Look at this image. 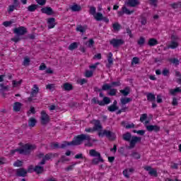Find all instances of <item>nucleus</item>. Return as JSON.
<instances>
[{"mask_svg":"<svg viewBox=\"0 0 181 181\" xmlns=\"http://www.w3.org/2000/svg\"><path fill=\"white\" fill-rule=\"evenodd\" d=\"M104 17V16H103V13H97L95 16H94V18L95 19V21H97L98 22H100V21H103V18Z\"/></svg>","mask_w":181,"mask_h":181,"instance_id":"f704fd0d","label":"nucleus"},{"mask_svg":"<svg viewBox=\"0 0 181 181\" xmlns=\"http://www.w3.org/2000/svg\"><path fill=\"white\" fill-rule=\"evenodd\" d=\"M63 88L65 91H71L74 87H73V85H71V83H65L63 85Z\"/></svg>","mask_w":181,"mask_h":181,"instance_id":"bb28decb","label":"nucleus"},{"mask_svg":"<svg viewBox=\"0 0 181 181\" xmlns=\"http://www.w3.org/2000/svg\"><path fill=\"white\" fill-rule=\"evenodd\" d=\"M48 122H50V117L46 113V111L42 110L41 112V124L42 125H47Z\"/></svg>","mask_w":181,"mask_h":181,"instance_id":"6e6552de","label":"nucleus"},{"mask_svg":"<svg viewBox=\"0 0 181 181\" xmlns=\"http://www.w3.org/2000/svg\"><path fill=\"white\" fill-rule=\"evenodd\" d=\"M48 29H53L56 26V19L54 18H49L47 20Z\"/></svg>","mask_w":181,"mask_h":181,"instance_id":"a211bd4d","label":"nucleus"},{"mask_svg":"<svg viewBox=\"0 0 181 181\" xmlns=\"http://www.w3.org/2000/svg\"><path fill=\"white\" fill-rule=\"evenodd\" d=\"M175 76H176V77H178L176 80L177 83H178V84H181V74H180V71H175Z\"/></svg>","mask_w":181,"mask_h":181,"instance_id":"09e8293b","label":"nucleus"},{"mask_svg":"<svg viewBox=\"0 0 181 181\" xmlns=\"http://www.w3.org/2000/svg\"><path fill=\"white\" fill-rule=\"evenodd\" d=\"M36 2L37 4H38V5H40L41 6L46 5V0H36Z\"/></svg>","mask_w":181,"mask_h":181,"instance_id":"680f3d73","label":"nucleus"},{"mask_svg":"<svg viewBox=\"0 0 181 181\" xmlns=\"http://www.w3.org/2000/svg\"><path fill=\"white\" fill-rule=\"evenodd\" d=\"M121 86V82L119 81H113L110 84L105 83L103 85V90H111L112 87H119Z\"/></svg>","mask_w":181,"mask_h":181,"instance_id":"1a4fd4ad","label":"nucleus"},{"mask_svg":"<svg viewBox=\"0 0 181 181\" xmlns=\"http://www.w3.org/2000/svg\"><path fill=\"white\" fill-rule=\"evenodd\" d=\"M33 170L37 173V175H40L45 172V167L42 166V165H35Z\"/></svg>","mask_w":181,"mask_h":181,"instance_id":"f3484780","label":"nucleus"},{"mask_svg":"<svg viewBox=\"0 0 181 181\" xmlns=\"http://www.w3.org/2000/svg\"><path fill=\"white\" fill-rule=\"evenodd\" d=\"M122 11H124V13H126V15H131L132 13H134V10L129 11V9H128L127 8V6H124L122 8Z\"/></svg>","mask_w":181,"mask_h":181,"instance_id":"c9c22d12","label":"nucleus"},{"mask_svg":"<svg viewBox=\"0 0 181 181\" xmlns=\"http://www.w3.org/2000/svg\"><path fill=\"white\" fill-rule=\"evenodd\" d=\"M66 142H69L67 141H63V144H62L60 146L59 145V143H52L51 144V148L52 149H65V148H67V146H71V145H66L64 147H63V145H64L66 144Z\"/></svg>","mask_w":181,"mask_h":181,"instance_id":"f8f14e48","label":"nucleus"},{"mask_svg":"<svg viewBox=\"0 0 181 181\" xmlns=\"http://www.w3.org/2000/svg\"><path fill=\"white\" fill-rule=\"evenodd\" d=\"M86 30H87V25H80L76 27V31L81 32V33H86Z\"/></svg>","mask_w":181,"mask_h":181,"instance_id":"c756f323","label":"nucleus"},{"mask_svg":"<svg viewBox=\"0 0 181 181\" xmlns=\"http://www.w3.org/2000/svg\"><path fill=\"white\" fill-rule=\"evenodd\" d=\"M147 100L150 103H155L156 100V97L155 96V94L152 93H149L147 94Z\"/></svg>","mask_w":181,"mask_h":181,"instance_id":"b1692460","label":"nucleus"},{"mask_svg":"<svg viewBox=\"0 0 181 181\" xmlns=\"http://www.w3.org/2000/svg\"><path fill=\"white\" fill-rule=\"evenodd\" d=\"M139 4V0H127L125 5L129 6L130 8H135L136 6H138Z\"/></svg>","mask_w":181,"mask_h":181,"instance_id":"4468645a","label":"nucleus"},{"mask_svg":"<svg viewBox=\"0 0 181 181\" xmlns=\"http://www.w3.org/2000/svg\"><path fill=\"white\" fill-rule=\"evenodd\" d=\"M84 141H88V142L85 144V146H93V144L91 143V137L90 135L82 134L75 136L73 141L70 142H65V144L62 145V148H64V146L66 145H71V146H78V145H81Z\"/></svg>","mask_w":181,"mask_h":181,"instance_id":"f257e3e1","label":"nucleus"},{"mask_svg":"<svg viewBox=\"0 0 181 181\" xmlns=\"http://www.w3.org/2000/svg\"><path fill=\"white\" fill-rule=\"evenodd\" d=\"M69 160H70V159L66 158V156H62L58 160V163H60V162H62V163H64V162H69Z\"/></svg>","mask_w":181,"mask_h":181,"instance_id":"c03bdc74","label":"nucleus"},{"mask_svg":"<svg viewBox=\"0 0 181 181\" xmlns=\"http://www.w3.org/2000/svg\"><path fill=\"white\" fill-rule=\"evenodd\" d=\"M22 161L20 160H17L14 163L13 166H16L17 168H21L22 166Z\"/></svg>","mask_w":181,"mask_h":181,"instance_id":"13d9d810","label":"nucleus"},{"mask_svg":"<svg viewBox=\"0 0 181 181\" xmlns=\"http://www.w3.org/2000/svg\"><path fill=\"white\" fill-rule=\"evenodd\" d=\"M148 175H150V176H154V177H158V171L153 168L148 172Z\"/></svg>","mask_w":181,"mask_h":181,"instance_id":"a18cd8bd","label":"nucleus"},{"mask_svg":"<svg viewBox=\"0 0 181 181\" xmlns=\"http://www.w3.org/2000/svg\"><path fill=\"white\" fill-rule=\"evenodd\" d=\"M89 155L93 156L94 158H99L101 156V153L95 151V149H91L89 151Z\"/></svg>","mask_w":181,"mask_h":181,"instance_id":"393cba45","label":"nucleus"},{"mask_svg":"<svg viewBox=\"0 0 181 181\" xmlns=\"http://www.w3.org/2000/svg\"><path fill=\"white\" fill-rule=\"evenodd\" d=\"M95 13H96V8L94 6H90V10H89V13L90 15H93V16H95Z\"/></svg>","mask_w":181,"mask_h":181,"instance_id":"603ef678","label":"nucleus"},{"mask_svg":"<svg viewBox=\"0 0 181 181\" xmlns=\"http://www.w3.org/2000/svg\"><path fill=\"white\" fill-rule=\"evenodd\" d=\"M170 63H173L175 66H179L180 61L177 58H171L169 59Z\"/></svg>","mask_w":181,"mask_h":181,"instance_id":"72a5a7b5","label":"nucleus"},{"mask_svg":"<svg viewBox=\"0 0 181 181\" xmlns=\"http://www.w3.org/2000/svg\"><path fill=\"white\" fill-rule=\"evenodd\" d=\"M180 91H181V89L180 88L177 87L175 89H170V93L171 94V95H176L177 93H180Z\"/></svg>","mask_w":181,"mask_h":181,"instance_id":"58836bf2","label":"nucleus"},{"mask_svg":"<svg viewBox=\"0 0 181 181\" xmlns=\"http://www.w3.org/2000/svg\"><path fill=\"white\" fill-rule=\"evenodd\" d=\"M36 124H37V120H36L35 117H30L28 119V127L30 128H33L36 127Z\"/></svg>","mask_w":181,"mask_h":181,"instance_id":"412c9836","label":"nucleus"},{"mask_svg":"<svg viewBox=\"0 0 181 181\" xmlns=\"http://www.w3.org/2000/svg\"><path fill=\"white\" fill-rule=\"evenodd\" d=\"M99 97H100L101 98H103V100H98V98L95 97L92 99V103H93V104H98V105H100V107H104V105H108V104L111 103V99L107 96L104 97V93H103V92L100 93Z\"/></svg>","mask_w":181,"mask_h":181,"instance_id":"20e7f679","label":"nucleus"},{"mask_svg":"<svg viewBox=\"0 0 181 181\" xmlns=\"http://www.w3.org/2000/svg\"><path fill=\"white\" fill-rule=\"evenodd\" d=\"M22 103H21L20 102L14 103V105L13 106V111H15L16 112H19V111H21V109L22 108Z\"/></svg>","mask_w":181,"mask_h":181,"instance_id":"aec40b11","label":"nucleus"},{"mask_svg":"<svg viewBox=\"0 0 181 181\" xmlns=\"http://www.w3.org/2000/svg\"><path fill=\"white\" fill-rule=\"evenodd\" d=\"M130 156L134 159H141V155L138 152H132Z\"/></svg>","mask_w":181,"mask_h":181,"instance_id":"de8ad7c7","label":"nucleus"},{"mask_svg":"<svg viewBox=\"0 0 181 181\" xmlns=\"http://www.w3.org/2000/svg\"><path fill=\"white\" fill-rule=\"evenodd\" d=\"M39 8V5L37 4H32L28 7V12H35L36 9Z\"/></svg>","mask_w":181,"mask_h":181,"instance_id":"473e14b6","label":"nucleus"},{"mask_svg":"<svg viewBox=\"0 0 181 181\" xmlns=\"http://www.w3.org/2000/svg\"><path fill=\"white\" fill-rule=\"evenodd\" d=\"M30 63V58L26 57L24 58V60L23 62V66H29Z\"/></svg>","mask_w":181,"mask_h":181,"instance_id":"49530a36","label":"nucleus"},{"mask_svg":"<svg viewBox=\"0 0 181 181\" xmlns=\"http://www.w3.org/2000/svg\"><path fill=\"white\" fill-rule=\"evenodd\" d=\"M146 118H148V115L147 114L141 115V116L140 117L141 122H144V121H145V119H146Z\"/></svg>","mask_w":181,"mask_h":181,"instance_id":"338daca9","label":"nucleus"},{"mask_svg":"<svg viewBox=\"0 0 181 181\" xmlns=\"http://www.w3.org/2000/svg\"><path fill=\"white\" fill-rule=\"evenodd\" d=\"M16 176L18 177H26L28 175V170L23 168H21L16 170Z\"/></svg>","mask_w":181,"mask_h":181,"instance_id":"9b49d317","label":"nucleus"},{"mask_svg":"<svg viewBox=\"0 0 181 181\" xmlns=\"http://www.w3.org/2000/svg\"><path fill=\"white\" fill-rule=\"evenodd\" d=\"M13 33L16 35V37L11 38V40L15 43H18V42H21V40H22L21 36H23V35H26V33H28V29L23 26L16 28L13 29Z\"/></svg>","mask_w":181,"mask_h":181,"instance_id":"7ed1b4c3","label":"nucleus"},{"mask_svg":"<svg viewBox=\"0 0 181 181\" xmlns=\"http://www.w3.org/2000/svg\"><path fill=\"white\" fill-rule=\"evenodd\" d=\"M131 101H132V98H122L120 99L122 105H125V104H128V103H131Z\"/></svg>","mask_w":181,"mask_h":181,"instance_id":"7c9ffc66","label":"nucleus"},{"mask_svg":"<svg viewBox=\"0 0 181 181\" xmlns=\"http://www.w3.org/2000/svg\"><path fill=\"white\" fill-rule=\"evenodd\" d=\"M107 62H108V64H106V67L107 69H111V66L114 64V61L112 59V52H110L108 54Z\"/></svg>","mask_w":181,"mask_h":181,"instance_id":"6ab92c4d","label":"nucleus"},{"mask_svg":"<svg viewBox=\"0 0 181 181\" xmlns=\"http://www.w3.org/2000/svg\"><path fill=\"white\" fill-rule=\"evenodd\" d=\"M120 93L124 96L127 97L131 93V88L129 86L125 87L123 90H120Z\"/></svg>","mask_w":181,"mask_h":181,"instance_id":"cd10ccee","label":"nucleus"},{"mask_svg":"<svg viewBox=\"0 0 181 181\" xmlns=\"http://www.w3.org/2000/svg\"><path fill=\"white\" fill-rule=\"evenodd\" d=\"M98 135L103 138V136H106V138H108L110 141H115V139L117 138V136L115 135V133L110 131V130H103V132H100L98 133Z\"/></svg>","mask_w":181,"mask_h":181,"instance_id":"39448f33","label":"nucleus"},{"mask_svg":"<svg viewBox=\"0 0 181 181\" xmlns=\"http://www.w3.org/2000/svg\"><path fill=\"white\" fill-rule=\"evenodd\" d=\"M101 162L102 163H104V159H103V157H98L95 158L92 160L93 165H98Z\"/></svg>","mask_w":181,"mask_h":181,"instance_id":"a878e982","label":"nucleus"},{"mask_svg":"<svg viewBox=\"0 0 181 181\" xmlns=\"http://www.w3.org/2000/svg\"><path fill=\"white\" fill-rule=\"evenodd\" d=\"M47 90H49L50 91H54L55 86L53 83H49L46 86Z\"/></svg>","mask_w":181,"mask_h":181,"instance_id":"3c124183","label":"nucleus"},{"mask_svg":"<svg viewBox=\"0 0 181 181\" xmlns=\"http://www.w3.org/2000/svg\"><path fill=\"white\" fill-rule=\"evenodd\" d=\"M22 80H20L18 81H13V87H16V86H21L22 84Z\"/></svg>","mask_w":181,"mask_h":181,"instance_id":"69168bd1","label":"nucleus"},{"mask_svg":"<svg viewBox=\"0 0 181 181\" xmlns=\"http://www.w3.org/2000/svg\"><path fill=\"white\" fill-rule=\"evenodd\" d=\"M147 131H148V132H159V131H160V127L158 126V125H148L146 127Z\"/></svg>","mask_w":181,"mask_h":181,"instance_id":"ddd939ff","label":"nucleus"},{"mask_svg":"<svg viewBox=\"0 0 181 181\" xmlns=\"http://www.w3.org/2000/svg\"><path fill=\"white\" fill-rule=\"evenodd\" d=\"M170 6L173 8V9H177L178 8H181V1L173 3L170 4Z\"/></svg>","mask_w":181,"mask_h":181,"instance_id":"79ce46f5","label":"nucleus"},{"mask_svg":"<svg viewBox=\"0 0 181 181\" xmlns=\"http://www.w3.org/2000/svg\"><path fill=\"white\" fill-rule=\"evenodd\" d=\"M112 28L114 30H119V29H121V25L118 23H115L112 25Z\"/></svg>","mask_w":181,"mask_h":181,"instance_id":"5fc2aeb1","label":"nucleus"},{"mask_svg":"<svg viewBox=\"0 0 181 181\" xmlns=\"http://www.w3.org/2000/svg\"><path fill=\"white\" fill-rule=\"evenodd\" d=\"M158 43H159L158 42V40L155 39V38H150L148 40V46H156V45H158Z\"/></svg>","mask_w":181,"mask_h":181,"instance_id":"2f4dec72","label":"nucleus"},{"mask_svg":"<svg viewBox=\"0 0 181 181\" xmlns=\"http://www.w3.org/2000/svg\"><path fill=\"white\" fill-rule=\"evenodd\" d=\"M137 44L139 46H142L143 45H145V37H140L139 40L137 41Z\"/></svg>","mask_w":181,"mask_h":181,"instance_id":"8fccbe9b","label":"nucleus"},{"mask_svg":"<svg viewBox=\"0 0 181 181\" xmlns=\"http://www.w3.org/2000/svg\"><path fill=\"white\" fill-rule=\"evenodd\" d=\"M132 64H139V58L134 57L132 60Z\"/></svg>","mask_w":181,"mask_h":181,"instance_id":"bf43d9fd","label":"nucleus"},{"mask_svg":"<svg viewBox=\"0 0 181 181\" xmlns=\"http://www.w3.org/2000/svg\"><path fill=\"white\" fill-rule=\"evenodd\" d=\"M70 9H71L72 12H80L81 11V6L74 4L70 7Z\"/></svg>","mask_w":181,"mask_h":181,"instance_id":"c85d7f7f","label":"nucleus"},{"mask_svg":"<svg viewBox=\"0 0 181 181\" xmlns=\"http://www.w3.org/2000/svg\"><path fill=\"white\" fill-rule=\"evenodd\" d=\"M23 148H16L14 150H11L10 154L15 155L16 152H18L20 155H29L31 151L33 149H36V146H33L32 144H26L22 146Z\"/></svg>","mask_w":181,"mask_h":181,"instance_id":"f03ea898","label":"nucleus"},{"mask_svg":"<svg viewBox=\"0 0 181 181\" xmlns=\"http://www.w3.org/2000/svg\"><path fill=\"white\" fill-rule=\"evenodd\" d=\"M142 141V138L136 136H132V139L130 140L129 146H128V149H133L135 148V146L138 142H141Z\"/></svg>","mask_w":181,"mask_h":181,"instance_id":"423d86ee","label":"nucleus"},{"mask_svg":"<svg viewBox=\"0 0 181 181\" xmlns=\"http://www.w3.org/2000/svg\"><path fill=\"white\" fill-rule=\"evenodd\" d=\"M42 13H45L46 15L52 16L54 14V11L51 7H43L41 8Z\"/></svg>","mask_w":181,"mask_h":181,"instance_id":"2eb2a0df","label":"nucleus"},{"mask_svg":"<svg viewBox=\"0 0 181 181\" xmlns=\"http://www.w3.org/2000/svg\"><path fill=\"white\" fill-rule=\"evenodd\" d=\"M122 125L123 127H125L126 129H131V128H135V124H134V123L125 126V122H122Z\"/></svg>","mask_w":181,"mask_h":181,"instance_id":"37998d69","label":"nucleus"},{"mask_svg":"<svg viewBox=\"0 0 181 181\" xmlns=\"http://www.w3.org/2000/svg\"><path fill=\"white\" fill-rule=\"evenodd\" d=\"M16 6L11 5L8 6V12L11 13V12H13L14 9H16Z\"/></svg>","mask_w":181,"mask_h":181,"instance_id":"e2e57ef3","label":"nucleus"},{"mask_svg":"<svg viewBox=\"0 0 181 181\" xmlns=\"http://www.w3.org/2000/svg\"><path fill=\"white\" fill-rule=\"evenodd\" d=\"M77 47H78V43L73 42V43L70 44L68 49H69V50H75V49H77Z\"/></svg>","mask_w":181,"mask_h":181,"instance_id":"e433bc0d","label":"nucleus"},{"mask_svg":"<svg viewBox=\"0 0 181 181\" xmlns=\"http://www.w3.org/2000/svg\"><path fill=\"white\" fill-rule=\"evenodd\" d=\"M94 40L90 39L88 42H86V45H88V47H93L94 46Z\"/></svg>","mask_w":181,"mask_h":181,"instance_id":"864d4df0","label":"nucleus"},{"mask_svg":"<svg viewBox=\"0 0 181 181\" xmlns=\"http://www.w3.org/2000/svg\"><path fill=\"white\" fill-rule=\"evenodd\" d=\"M132 139V134L129 132H126L122 135V139L126 141L127 142H130L131 139Z\"/></svg>","mask_w":181,"mask_h":181,"instance_id":"5701e85b","label":"nucleus"},{"mask_svg":"<svg viewBox=\"0 0 181 181\" xmlns=\"http://www.w3.org/2000/svg\"><path fill=\"white\" fill-rule=\"evenodd\" d=\"M95 122L93 128H88L85 129L86 132H94L98 129H103V126L100 124V120H94Z\"/></svg>","mask_w":181,"mask_h":181,"instance_id":"9d476101","label":"nucleus"},{"mask_svg":"<svg viewBox=\"0 0 181 181\" xmlns=\"http://www.w3.org/2000/svg\"><path fill=\"white\" fill-rule=\"evenodd\" d=\"M6 163V158L4 157H0V166L1 165H5Z\"/></svg>","mask_w":181,"mask_h":181,"instance_id":"774afa93","label":"nucleus"},{"mask_svg":"<svg viewBox=\"0 0 181 181\" xmlns=\"http://www.w3.org/2000/svg\"><path fill=\"white\" fill-rule=\"evenodd\" d=\"M125 43V41L122 39H115L113 38L110 41V45H111L114 48L119 47Z\"/></svg>","mask_w":181,"mask_h":181,"instance_id":"0eeeda50","label":"nucleus"},{"mask_svg":"<svg viewBox=\"0 0 181 181\" xmlns=\"http://www.w3.org/2000/svg\"><path fill=\"white\" fill-rule=\"evenodd\" d=\"M53 158V153H49L44 156V158L38 163V165H46V160H50Z\"/></svg>","mask_w":181,"mask_h":181,"instance_id":"dca6fc26","label":"nucleus"},{"mask_svg":"<svg viewBox=\"0 0 181 181\" xmlns=\"http://www.w3.org/2000/svg\"><path fill=\"white\" fill-rule=\"evenodd\" d=\"M12 23H13V21H4L3 23L4 26H5L6 28H8V26H10Z\"/></svg>","mask_w":181,"mask_h":181,"instance_id":"0e129e2a","label":"nucleus"},{"mask_svg":"<svg viewBox=\"0 0 181 181\" xmlns=\"http://www.w3.org/2000/svg\"><path fill=\"white\" fill-rule=\"evenodd\" d=\"M108 90H110V91L107 92V95H110L111 97H114V95H117V89L110 88V89H108Z\"/></svg>","mask_w":181,"mask_h":181,"instance_id":"4c0bfd02","label":"nucleus"},{"mask_svg":"<svg viewBox=\"0 0 181 181\" xmlns=\"http://www.w3.org/2000/svg\"><path fill=\"white\" fill-rule=\"evenodd\" d=\"M38 93H39V87H37V85H34L33 88H32L31 93H30L31 97H36Z\"/></svg>","mask_w":181,"mask_h":181,"instance_id":"4be33fe9","label":"nucleus"},{"mask_svg":"<svg viewBox=\"0 0 181 181\" xmlns=\"http://www.w3.org/2000/svg\"><path fill=\"white\" fill-rule=\"evenodd\" d=\"M118 108V106H115L114 105H111L107 107V110L110 111V112H115V111H117Z\"/></svg>","mask_w":181,"mask_h":181,"instance_id":"ea45409f","label":"nucleus"},{"mask_svg":"<svg viewBox=\"0 0 181 181\" xmlns=\"http://www.w3.org/2000/svg\"><path fill=\"white\" fill-rule=\"evenodd\" d=\"M179 46V44H177V42L173 41L171 42V45H170V47L171 49H176V47H177Z\"/></svg>","mask_w":181,"mask_h":181,"instance_id":"052dcab7","label":"nucleus"},{"mask_svg":"<svg viewBox=\"0 0 181 181\" xmlns=\"http://www.w3.org/2000/svg\"><path fill=\"white\" fill-rule=\"evenodd\" d=\"M93 71H86V74H85V76L86 77H87L88 78H90V77H93Z\"/></svg>","mask_w":181,"mask_h":181,"instance_id":"4d7b16f0","label":"nucleus"},{"mask_svg":"<svg viewBox=\"0 0 181 181\" xmlns=\"http://www.w3.org/2000/svg\"><path fill=\"white\" fill-rule=\"evenodd\" d=\"M76 165H77V163H75L69 166H68L67 168H65L66 172H69V170H73V169H74V166H76Z\"/></svg>","mask_w":181,"mask_h":181,"instance_id":"6e6d98bb","label":"nucleus"},{"mask_svg":"<svg viewBox=\"0 0 181 181\" xmlns=\"http://www.w3.org/2000/svg\"><path fill=\"white\" fill-rule=\"evenodd\" d=\"M0 91H9V86H5L4 83H0Z\"/></svg>","mask_w":181,"mask_h":181,"instance_id":"a19ab883","label":"nucleus"}]
</instances>
